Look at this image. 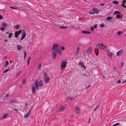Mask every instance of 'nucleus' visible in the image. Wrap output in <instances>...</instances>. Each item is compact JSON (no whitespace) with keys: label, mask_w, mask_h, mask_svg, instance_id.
<instances>
[{"label":"nucleus","mask_w":126,"mask_h":126,"mask_svg":"<svg viewBox=\"0 0 126 126\" xmlns=\"http://www.w3.org/2000/svg\"><path fill=\"white\" fill-rule=\"evenodd\" d=\"M67 62L66 61L63 60L62 62L61 65V69H64L66 66V64Z\"/></svg>","instance_id":"obj_1"},{"label":"nucleus","mask_w":126,"mask_h":126,"mask_svg":"<svg viewBox=\"0 0 126 126\" xmlns=\"http://www.w3.org/2000/svg\"><path fill=\"white\" fill-rule=\"evenodd\" d=\"M104 44H99L96 45V47L99 48H100L101 50L104 49H105L104 47H103Z\"/></svg>","instance_id":"obj_2"},{"label":"nucleus","mask_w":126,"mask_h":126,"mask_svg":"<svg viewBox=\"0 0 126 126\" xmlns=\"http://www.w3.org/2000/svg\"><path fill=\"white\" fill-rule=\"evenodd\" d=\"M58 20L59 21L56 23H54V25L57 26H60L61 24H62V22H63V21L60 18H58Z\"/></svg>","instance_id":"obj_3"},{"label":"nucleus","mask_w":126,"mask_h":126,"mask_svg":"<svg viewBox=\"0 0 126 126\" xmlns=\"http://www.w3.org/2000/svg\"><path fill=\"white\" fill-rule=\"evenodd\" d=\"M44 79L45 81V82L46 83H48L49 81V77L47 76L46 74L45 73Z\"/></svg>","instance_id":"obj_4"},{"label":"nucleus","mask_w":126,"mask_h":126,"mask_svg":"<svg viewBox=\"0 0 126 126\" xmlns=\"http://www.w3.org/2000/svg\"><path fill=\"white\" fill-rule=\"evenodd\" d=\"M65 108V106L63 105L61 106L59 108L58 110L59 112L62 111H63Z\"/></svg>","instance_id":"obj_5"},{"label":"nucleus","mask_w":126,"mask_h":126,"mask_svg":"<svg viewBox=\"0 0 126 126\" xmlns=\"http://www.w3.org/2000/svg\"><path fill=\"white\" fill-rule=\"evenodd\" d=\"M52 53L53 56V59H55L56 57V54L57 53V51H53L52 52Z\"/></svg>","instance_id":"obj_6"},{"label":"nucleus","mask_w":126,"mask_h":126,"mask_svg":"<svg viewBox=\"0 0 126 126\" xmlns=\"http://www.w3.org/2000/svg\"><path fill=\"white\" fill-rule=\"evenodd\" d=\"M59 47V45L57 44H54L53 47L52 48V50L53 51H55V50L57 48Z\"/></svg>","instance_id":"obj_7"},{"label":"nucleus","mask_w":126,"mask_h":126,"mask_svg":"<svg viewBox=\"0 0 126 126\" xmlns=\"http://www.w3.org/2000/svg\"><path fill=\"white\" fill-rule=\"evenodd\" d=\"M124 51L122 49L119 50L118 52H117V54L118 56H119L121 55L123 52Z\"/></svg>","instance_id":"obj_8"},{"label":"nucleus","mask_w":126,"mask_h":126,"mask_svg":"<svg viewBox=\"0 0 126 126\" xmlns=\"http://www.w3.org/2000/svg\"><path fill=\"white\" fill-rule=\"evenodd\" d=\"M92 10L94 11V13L96 14H98L99 12V10L97 8L93 9Z\"/></svg>","instance_id":"obj_9"},{"label":"nucleus","mask_w":126,"mask_h":126,"mask_svg":"<svg viewBox=\"0 0 126 126\" xmlns=\"http://www.w3.org/2000/svg\"><path fill=\"white\" fill-rule=\"evenodd\" d=\"M10 103H16L17 102V101L15 99H11L10 100Z\"/></svg>","instance_id":"obj_10"},{"label":"nucleus","mask_w":126,"mask_h":126,"mask_svg":"<svg viewBox=\"0 0 126 126\" xmlns=\"http://www.w3.org/2000/svg\"><path fill=\"white\" fill-rule=\"evenodd\" d=\"M76 114H79L80 112V109L79 108L77 107L76 108Z\"/></svg>","instance_id":"obj_11"},{"label":"nucleus","mask_w":126,"mask_h":126,"mask_svg":"<svg viewBox=\"0 0 126 126\" xmlns=\"http://www.w3.org/2000/svg\"><path fill=\"white\" fill-rule=\"evenodd\" d=\"M35 85L36 89L38 90V89L39 85L38 84V82L37 80H36L35 81Z\"/></svg>","instance_id":"obj_12"},{"label":"nucleus","mask_w":126,"mask_h":126,"mask_svg":"<svg viewBox=\"0 0 126 126\" xmlns=\"http://www.w3.org/2000/svg\"><path fill=\"white\" fill-rule=\"evenodd\" d=\"M26 35V33L25 32L22 33V36L21 38V40H23L25 38Z\"/></svg>","instance_id":"obj_13"},{"label":"nucleus","mask_w":126,"mask_h":126,"mask_svg":"<svg viewBox=\"0 0 126 126\" xmlns=\"http://www.w3.org/2000/svg\"><path fill=\"white\" fill-rule=\"evenodd\" d=\"M92 48L91 47H90L88 49L87 52L88 53L91 54L92 51Z\"/></svg>","instance_id":"obj_14"},{"label":"nucleus","mask_w":126,"mask_h":126,"mask_svg":"<svg viewBox=\"0 0 126 126\" xmlns=\"http://www.w3.org/2000/svg\"><path fill=\"white\" fill-rule=\"evenodd\" d=\"M79 65H81L82 67H83L85 69L86 68V67L84 66V64L83 62H80Z\"/></svg>","instance_id":"obj_15"},{"label":"nucleus","mask_w":126,"mask_h":126,"mask_svg":"<svg viewBox=\"0 0 126 126\" xmlns=\"http://www.w3.org/2000/svg\"><path fill=\"white\" fill-rule=\"evenodd\" d=\"M108 56L110 57H112L113 55V53L110 51H108L107 52Z\"/></svg>","instance_id":"obj_16"},{"label":"nucleus","mask_w":126,"mask_h":126,"mask_svg":"<svg viewBox=\"0 0 126 126\" xmlns=\"http://www.w3.org/2000/svg\"><path fill=\"white\" fill-rule=\"evenodd\" d=\"M82 33L85 34H89L91 33L90 32L85 31H82Z\"/></svg>","instance_id":"obj_17"},{"label":"nucleus","mask_w":126,"mask_h":126,"mask_svg":"<svg viewBox=\"0 0 126 126\" xmlns=\"http://www.w3.org/2000/svg\"><path fill=\"white\" fill-rule=\"evenodd\" d=\"M30 110L28 112V113H27L24 116V117L25 118H27L29 116V114H30Z\"/></svg>","instance_id":"obj_18"},{"label":"nucleus","mask_w":126,"mask_h":126,"mask_svg":"<svg viewBox=\"0 0 126 126\" xmlns=\"http://www.w3.org/2000/svg\"><path fill=\"white\" fill-rule=\"evenodd\" d=\"M17 49L19 51L22 48V47L19 45H18L17 46Z\"/></svg>","instance_id":"obj_19"},{"label":"nucleus","mask_w":126,"mask_h":126,"mask_svg":"<svg viewBox=\"0 0 126 126\" xmlns=\"http://www.w3.org/2000/svg\"><path fill=\"white\" fill-rule=\"evenodd\" d=\"M80 50V48L79 47H78L77 48V50L76 51V52L75 53V55H77L79 53V51Z\"/></svg>","instance_id":"obj_20"},{"label":"nucleus","mask_w":126,"mask_h":126,"mask_svg":"<svg viewBox=\"0 0 126 126\" xmlns=\"http://www.w3.org/2000/svg\"><path fill=\"white\" fill-rule=\"evenodd\" d=\"M121 14V12H119L118 11H116L114 12V13L113 14V15H115L117 14Z\"/></svg>","instance_id":"obj_21"},{"label":"nucleus","mask_w":126,"mask_h":126,"mask_svg":"<svg viewBox=\"0 0 126 126\" xmlns=\"http://www.w3.org/2000/svg\"><path fill=\"white\" fill-rule=\"evenodd\" d=\"M39 86L40 87L42 86L43 85V84L42 83V81L41 80H40L39 82Z\"/></svg>","instance_id":"obj_22"},{"label":"nucleus","mask_w":126,"mask_h":126,"mask_svg":"<svg viewBox=\"0 0 126 126\" xmlns=\"http://www.w3.org/2000/svg\"><path fill=\"white\" fill-rule=\"evenodd\" d=\"M21 31L20 30L18 31H17L16 32H15V33L16 34V35H18L19 34L21 33Z\"/></svg>","instance_id":"obj_23"},{"label":"nucleus","mask_w":126,"mask_h":126,"mask_svg":"<svg viewBox=\"0 0 126 126\" xmlns=\"http://www.w3.org/2000/svg\"><path fill=\"white\" fill-rule=\"evenodd\" d=\"M113 18V17L112 16L111 17H108L107 18H106V19L108 20H111Z\"/></svg>","instance_id":"obj_24"},{"label":"nucleus","mask_w":126,"mask_h":126,"mask_svg":"<svg viewBox=\"0 0 126 126\" xmlns=\"http://www.w3.org/2000/svg\"><path fill=\"white\" fill-rule=\"evenodd\" d=\"M32 90L33 93H34L35 92V88L34 86L32 87Z\"/></svg>","instance_id":"obj_25"},{"label":"nucleus","mask_w":126,"mask_h":126,"mask_svg":"<svg viewBox=\"0 0 126 126\" xmlns=\"http://www.w3.org/2000/svg\"><path fill=\"white\" fill-rule=\"evenodd\" d=\"M13 35V33H9V38H11V36Z\"/></svg>","instance_id":"obj_26"},{"label":"nucleus","mask_w":126,"mask_h":126,"mask_svg":"<svg viewBox=\"0 0 126 126\" xmlns=\"http://www.w3.org/2000/svg\"><path fill=\"white\" fill-rule=\"evenodd\" d=\"M113 2L115 4H119V2L116 1H113Z\"/></svg>","instance_id":"obj_27"},{"label":"nucleus","mask_w":126,"mask_h":126,"mask_svg":"<svg viewBox=\"0 0 126 126\" xmlns=\"http://www.w3.org/2000/svg\"><path fill=\"white\" fill-rule=\"evenodd\" d=\"M58 53L60 55H62V51L60 49L59 51H58Z\"/></svg>","instance_id":"obj_28"},{"label":"nucleus","mask_w":126,"mask_h":126,"mask_svg":"<svg viewBox=\"0 0 126 126\" xmlns=\"http://www.w3.org/2000/svg\"><path fill=\"white\" fill-rule=\"evenodd\" d=\"M60 28H61L63 29H67V27L66 26H61L60 27Z\"/></svg>","instance_id":"obj_29"},{"label":"nucleus","mask_w":126,"mask_h":126,"mask_svg":"<svg viewBox=\"0 0 126 126\" xmlns=\"http://www.w3.org/2000/svg\"><path fill=\"white\" fill-rule=\"evenodd\" d=\"M31 57H30L28 60V65H29L30 63V60L31 59Z\"/></svg>","instance_id":"obj_30"},{"label":"nucleus","mask_w":126,"mask_h":126,"mask_svg":"<svg viewBox=\"0 0 126 126\" xmlns=\"http://www.w3.org/2000/svg\"><path fill=\"white\" fill-rule=\"evenodd\" d=\"M9 63L8 61H6V64L5 65V66H7L9 64Z\"/></svg>","instance_id":"obj_31"},{"label":"nucleus","mask_w":126,"mask_h":126,"mask_svg":"<svg viewBox=\"0 0 126 126\" xmlns=\"http://www.w3.org/2000/svg\"><path fill=\"white\" fill-rule=\"evenodd\" d=\"M41 63H40L39 64V66H38V69L39 70H40L41 67Z\"/></svg>","instance_id":"obj_32"},{"label":"nucleus","mask_w":126,"mask_h":126,"mask_svg":"<svg viewBox=\"0 0 126 126\" xmlns=\"http://www.w3.org/2000/svg\"><path fill=\"white\" fill-rule=\"evenodd\" d=\"M20 72L19 71L18 73H17V74H16V77H17L20 74Z\"/></svg>","instance_id":"obj_33"},{"label":"nucleus","mask_w":126,"mask_h":126,"mask_svg":"<svg viewBox=\"0 0 126 126\" xmlns=\"http://www.w3.org/2000/svg\"><path fill=\"white\" fill-rule=\"evenodd\" d=\"M8 115V114H7L6 113L5 114H4V116L2 118L4 119V118L7 116Z\"/></svg>","instance_id":"obj_34"},{"label":"nucleus","mask_w":126,"mask_h":126,"mask_svg":"<svg viewBox=\"0 0 126 126\" xmlns=\"http://www.w3.org/2000/svg\"><path fill=\"white\" fill-rule=\"evenodd\" d=\"M122 32H117V34L118 35H120L122 34Z\"/></svg>","instance_id":"obj_35"},{"label":"nucleus","mask_w":126,"mask_h":126,"mask_svg":"<svg viewBox=\"0 0 126 126\" xmlns=\"http://www.w3.org/2000/svg\"><path fill=\"white\" fill-rule=\"evenodd\" d=\"M26 81V79H25L23 80L22 81V83L23 84H24L25 83Z\"/></svg>","instance_id":"obj_36"},{"label":"nucleus","mask_w":126,"mask_h":126,"mask_svg":"<svg viewBox=\"0 0 126 126\" xmlns=\"http://www.w3.org/2000/svg\"><path fill=\"white\" fill-rule=\"evenodd\" d=\"M15 27V28L16 29H18L20 27V26L19 25H17Z\"/></svg>","instance_id":"obj_37"},{"label":"nucleus","mask_w":126,"mask_h":126,"mask_svg":"<svg viewBox=\"0 0 126 126\" xmlns=\"http://www.w3.org/2000/svg\"><path fill=\"white\" fill-rule=\"evenodd\" d=\"M4 29L5 28L4 27H1L0 29V30L1 31L4 30Z\"/></svg>","instance_id":"obj_38"},{"label":"nucleus","mask_w":126,"mask_h":126,"mask_svg":"<svg viewBox=\"0 0 126 126\" xmlns=\"http://www.w3.org/2000/svg\"><path fill=\"white\" fill-rule=\"evenodd\" d=\"M2 25L3 27H5L6 26L7 24L4 23H2Z\"/></svg>","instance_id":"obj_39"},{"label":"nucleus","mask_w":126,"mask_h":126,"mask_svg":"<svg viewBox=\"0 0 126 126\" xmlns=\"http://www.w3.org/2000/svg\"><path fill=\"white\" fill-rule=\"evenodd\" d=\"M99 105H100V104H99V105L97 106L94 109V111H95L98 108V107H99Z\"/></svg>","instance_id":"obj_40"},{"label":"nucleus","mask_w":126,"mask_h":126,"mask_svg":"<svg viewBox=\"0 0 126 126\" xmlns=\"http://www.w3.org/2000/svg\"><path fill=\"white\" fill-rule=\"evenodd\" d=\"M68 98L70 100H72V99H74V97H68Z\"/></svg>","instance_id":"obj_41"},{"label":"nucleus","mask_w":126,"mask_h":126,"mask_svg":"<svg viewBox=\"0 0 126 126\" xmlns=\"http://www.w3.org/2000/svg\"><path fill=\"white\" fill-rule=\"evenodd\" d=\"M120 124V123H117L114 125L112 126H116Z\"/></svg>","instance_id":"obj_42"},{"label":"nucleus","mask_w":126,"mask_h":126,"mask_svg":"<svg viewBox=\"0 0 126 126\" xmlns=\"http://www.w3.org/2000/svg\"><path fill=\"white\" fill-rule=\"evenodd\" d=\"M94 27H92L91 28V31H93L94 30Z\"/></svg>","instance_id":"obj_43"},{"label":"nucleus","mask_w":126,"mask_h":126,"mask_svg":"<svg viewBox=\"0 0 126 126\" xmlns=\"http://www.w3.org/2000/svg\"><path fill=\"white\" fill-rule=\"evenodd\" d=\"M105 26V25L104 24H102L100 25V27H104Z\"/></svg>","instance_id":"obj_44"},{"label":"nucleus","mask_w":126,"mask_h":126,"mask_svg":"<svg viewBox=\"0 0 126 126\" xmlns=\"http://www.w3.org/2000/svg\"><path fill=\"white\" fill-rule=\"evenodd\" d=\"M9 70V69H7L5 70L3 72V73H6V72H7Z\"/></svg>","instance_id":"obj_45"},{"label":"nucleus","mask_w":126,"mask_h":126,"mask_svg":"<svg viewBox=\"0 0 126 126\" xmlns=\"http://www.w3.org/2000/svg\"><path fill=\"white\" fill-rule=\"evenodd\" d=\"M89 14H90V15H94V14H95L94 13V12H90Z\"/></svg>","instance_id":"obj_46"},{"label":"nucleus","mask_w":126,"mask_h":126,"mask_svg":"<svg viewBox=\"0 0 126 126\" xmlns=\"http://www.w3.org/2000/svg\"><path fill=\"white\" fill-rule=\"evenodd\" d=\"M116 17L118 18H120V16L119 15H116Z\"/></svg>","instance_id":"obj_47"},{"label":"nucleus","mask_w":126,"mask_h":126,"mask_svg":"<svg viewBox=\"0 0 126 126\" xmlns=\"http://www.w3.org/2000/svg\"><path fill=\"white\" fill-rule=\"evenodd\" d=\"M10 8H11L12 9H15V10L17 9L16 8H15V7H10Z\"/></svg>","instance_id":"obj_48"},{"label":"nucleus","mask_w":126,"mask_h":126,"mask_svg":"<svg viewBox=\"0 0 126 126\" xmlns=\"http://www.w3.org/2000/svg\"><path fill=\"white\" fill-rule=\"evenodd\" d=\"M8 95H9L8 94H7L5 95V98H4V99H5L8 96Z\"/></svg>","instance_id":"obj_49"},{"label":"nucleus","mask_w":126,"mask_h":126,"mask_svg":"<svg viewBox=\"0 0 126 126\" xmlns=\"http://www.w3.org/2000/svg\"><path fill=\"white\" fill-rule=\"evenodd\" d=\"M24 58L25 59L26 58V52H25L24 53Z\"/></svg>","instance_id":"obj_50"},{"label":"nucleus","mask_w":126,"mask_h":126,"mask_svg":"<svg viewBox=\"0 0 126 126\" xmlns=\"http://www.w3.org/2000/svg\"><path fill=\"white\" fill-rule=\"evenodd\" d=\"M82 75L83 76H87V74L86 73H84V74H82Z\"/></svg>","instance_id":"obj_51"},{"label":"nucleus","mask_w":126,"mask_h":126,"mask_svg":"<svg viewBox=\"0 0 126 126\" xmlns=\"http://www.w3.org/2000/svg\"><path fill=\"white\" fill-rule=\"evenodd\" d=\"M61 49L62 50H64L65 49V47H62Z\"/></svg>","instance_id":"obj_52"},{"label":"nucleus","mask_w":126,"mask_h":126,"mask_svg":"<svg viewBox=\"0 0 126 126\" xmlns=\"http://www.w3.org/2000/svg\"><path fill=\"white\" fill-rule=\"evenodd\" d=\"M123 4H126V0H123Z\"/></svg>","instance_id":"obj_53"},{"label":"nucleus","mask_w":126,"mask_h":126,"mask_svg":"<svg viewBox=\"0 0 126 126\" xmlns=\"http://www.w3.org/2000/svg\"><path fill=\"white\" fill-rule=\"evenodd\" d=\"M97 27V26L96 24H95L94 25V28L95 29H96Z\"/></svg>","instance_id":"obj_54"},{"label":"nucleus","mask_w":126,"mask_h":126,"mask_svg":"<svg viewBox=\"0 0 126 126\" xmlns=\"http://www.w3.org/2000/svg\"><path fill=\"white\" fill-rule=\"evenodd\" d=\"M91 86V85H90L89 86H87V87H86V89H88V88H89L90 86Z\"/></svg>","instance_id":"obj_55"},{"label":"nucleus","mask_w":126,"mask_h":126,"mask_svg":"<svg viewBox=\"0 0 126 126\" xmlns=\"http://www.w3.org/2000/svg\"><path fill=\"white\" fill-rule=\"evenodd\" d=\"M2 16L0 15V19H2Z\"/></svg>","instance_id":"obj_56"},{"label":"nucleus","mask_w":126,"mask_h":126,"mask_svg":"<svg viewBox=\"0 0 126 126\" xmlns=\"http://www.w3.org/2000/svg\"><path fill=\"white\" fill-rule=\"evenodd\" d=\"M95 54L96 56H97L98 55V52H95Z\"/></svg>","instance_id":"obj_57"},{"label":"nucleus","mask_w":126,"mask_h":126,"mask_svg":"<svg viewBox=\"0 0 126 126\" xmlns=\"http://www.w3.org/2000/svg\"><path fill=\"white\" fill-rule=\"evenodd\" d=\"M113 69H114V70H116V68L114 66L113 67Z\"/></svg>","instance_id":"obj_58"},{"label":"nucleus","mask_w":126,"mask_h":126,"mask_svg":"<svg viewBox=\"0 0 126 126\" xmlns=\"http://www.w3.org/2000/svg\"><path fill=\"white\" fill-rule=\"evenodd\" d=\"M15 37H16V38H17L18 37V35H16V34H15Z\"/></svg>","instance_id":"obj_59"},{"label":"nucleus","mask_w":126,"mask_h":126,"mask_svg":"<svg viewBox=\"0 0 126 126\" xmlns=\"http://www.w3.org/2000/svg\"><path fill=\"white\" fill-rule=\"evenodd\" d=\"M111 73L112 75H113V74H115V75L116 74V73H113V72H112Z\"/></svg>","instance_id":"obj_60"},{"label":"nucleus","mask_w":126,"mask_h":126,"mask_svg":"<svg viewBox=\"0 0 126 126\" xmlns=\"http://www.w3.org/2000/svg\"><path fill=\"white\" fill-rule=\"evenodd\" d=\"M100 5L102 6H103L104 5V4H100Z\"/></svg>","instance_id":"obj_61"},{"label":"nucleus","mask_w":126,"mask_h":126,"mask_svg":"<svg viewBox=\"0 0 126 126\" xmlns=\"http://www.w3.org/2000/svg\"><path fill=\"white\" fill-rule=\"evenodd\" d=\"M123 64H124V63L123 62H122L121 64V67H122Z\"/></svg>","instance_id":"obj_62"},{"label":"nucleus","mask_w":126,"mask_h":126,"mask_svg":"<svg viewBox=\"0 0 126 126\" xmlns=\"http://www.w3.org/2000/svg\"><path fill=\"white\" fill-rule=\"evenodd\" d=\"M120 80H119L118 81V83H120Z\"/></svg>","instance_id":"obj_63"},{"label":"nucleus","mask_w":126,"mask_h":126,"mask_svg":"<svg viewBox=\"0 0 126 126\" xmlns=\"http://www.w3.org/2000/svg\"><path fill=\"white\" fill-rule=\"evenodd\" d=\"M126 81V80H125V81H123V82L122 83L123 84L124 82H125Z\"/></svg>","instance_id":"obj_64"}]
</instances>
